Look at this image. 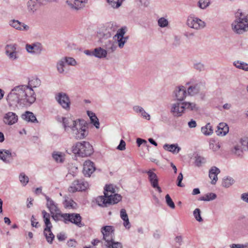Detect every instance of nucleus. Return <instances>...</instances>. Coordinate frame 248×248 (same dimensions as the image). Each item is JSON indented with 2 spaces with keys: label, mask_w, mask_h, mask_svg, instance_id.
Returning <instances> with one entry per match:
<instances>
[{
  "label": "nucleus",
  "mask_w": 248,
  "mask_h": 248,
  "mask_svg": "<svg viewBox=\"0 0 248 248\" xmlns=\"http://www.w3.org/2000/svg\"><path fill=\"white\" fill-rule=\"evenodd\" d=\"M124 29L122 28L118 31L117 34L115 35V37H117V39H119L120 37H124Z\"/></svg>",
  "instance_id": "nucleus-57"
},
{
  "label": "nucleus",
  "mask_w": 248,
  "mask_h": 248,
  "mask_svg": "<svg viewBox=\"0 0 248 248\" xmlns=\"http://www.w3.org/2000/svg\"><path fill=\"white\" fill-rule=\"evenodd\" d=\"M193 67L199 71H202L205 69V66L202 63H195Z\"/></svg>",
  "instance_id": "nucleus-53"
},
{
  "label": "nucleus",
  "mask_w": 248,
  "mask_h": 248,
  "mask_svg": "<svg viewBox=\"0 0 248 248\" xmlns=\"http://www.w3.org/2000/svg\"><path fill=\"white\" fill-rule=\"evenodd\" d=\"M87 0H67L66 2L70 7L75 10H79L85 7Z\"/></svg>",
  "instance_id": "nucleus-14"
},
{
  "label": "nucleus",
  "mask_w": 248,
  "mask_h": 248,
  "mask_svg": "<svg viewBox=\"0 0 248 248\" xmlns=\"http://www.w3.org/2000/svg\"><path fill=\"white\" fill-rule=\"evenodd\" d=\"M243 150H244L240 145H236L234 147V150L233 151V152L234 154L239 156V155H242V154L243 153Z\"/></svg>",
  "instance_id": "nucleus-50"
},
{
  "label": "nucleus",
  "mask_w": 248,
  "mask_h": 248,
  "mask_svg": "<svg viewBox=\"0 0 248 248\" xmlns=\"http://www.w3.org/2000/svg\"><path fill=\"white\" fill-rule=\"evenodd\" d=\"M183 176L182 173L181 172L179 174V175L177 177V186H178L179 187H184L185 186V185L184 184H182V181L183 180Z\"/></svg>",
  "instance_id": "nucleus-54"
},
{
  "label": "nucleus",
  "mask_w": 248,
  "mask_h": 248,
  "mask_svg": "<svg viewBox=\"0 0 248 248\" xmlns=\"http://www.w3.org/2000/svg\"><path fill=\"white\" fill-rule=\"evenodd\" d=\"M16 156L15 153H12L10 150L5 149L0 150V159L6 163H10L13 157Z\"/></svg>",
  "instance_id": "nucleus-16"
},
{
  "label": "nucleus",
  "mask_w": 248,
  "mask_h": 248,
  "mask_svg": "<svg viewBox=\"0 0 248 248\" xmlns=\"http://www.w3.org/2000/svg\"><path fill=\"white\" fill-rule=\"evenodd\" d=\"M10 25L13 28L18 30H28L29 26L25 25L24 23L19 22L18 20H13L10 21Z\"/></svg>",
  "instance_id": "nucleus-27"
},
{
  "label": "nucleus",
  "mask_w": 248,
  "mask_h": 248,
  "mask_svg": "<svg viewBox=\"0 0 248 248\" xmlns=\"http://www.w3.org/2000/svg\"><path fill=\"white\" fill-rule=\"evenodd\" d=\"M57 238L59 241H62L66 239V236L64 233H60L57 235Z\"/></svg>",
  "instance_id": "nucleus-62"
},
{
  "label": "nucleus",
  "mask_w": 248,
  "mask_h": 248,
  "mask_svg": "<svg viewBox=\"0 0 248 248\" xmlns=\"http://www.w3.org/2000/svg\"><path fill=\"white\" fill-rule=\"evenodd\" d=\"M209 147L210 148L214 151H217L220 148V145L218 143H210Z\"/></svg>",
  "instance_id": "nucleus-55"
},
{
  "label": "nucleus",
  "mask_w": 248,
  "mask_h": 248,
  "mask_svg": "<svg viewBox=\"0 0 248 248\" xmlns=\"http://www.w3.org/2000/svg\"><path fill=\"white\" fill-rule=\"evenodd\" d=\"M193 215L197 221L199 222L202 221V219L201 216V210L199 208H196L194 210Z\"/></svg>",
  "instance_id": "nucleus-48"
},
{
  "label": "nucleus",
  "mask_w": 248,
  "mask_h": 248,
  "mask_svg": "<svg viewBox=\"0 0 248 248\" xmlns=\"http://www.w3.org/2000/svg\"><path fill=\"white\" fill-rule=\"evenodd\" d=\"M101 232L103 235V239L106 243L112 241L113 239L114 235V229L112 226H105L102 228Z\"/></svg>",
  "instance_id": "nucleus-10"
},
{
  "label": "nucleus",
  "mask_w": 248,
  "mask_h": 248,
  "mask_svg": "<svg viewBox=\"0 0 248 248\" xmlns=\"http://www.w3.org/2000/svg\"><path fill=\"white\" fill-rule=\"evenodd\" d=\"M217 198L216 194L213 193H208L204 196L200 197L198 200L203 201H210L215 199Z\"/></svg>",
  "instance_id": "nucleus-39"
},
{
  "label": "nucleus",
  "mask_w": 248,
  "mask_h": 248,
  "mask_svg": "<svg viewBox=\"0 0 248 248\" xmlns=\"http://www.w3.org/2000/svg\"><path fill=\"white\" fill-rule=\"evenodd\" d=\"M158 25L160 27H161L162 28H164V27H167L168 26V21L165 18L161 17L158 19Z\"/></svg>",
  "instance_id": "nucleus-51"
},
{
  "label": "nucleus",
  "mask_w": 248,
  "mask_h": 248,
  "mask_svg": "<svg viewBox=\"0 0 248 248\" xmlns=\"http://www.w3.org/2000/svg\"><path fill=\"white\" fill-rule=\"evenodd\" d=\"M87 126L83 120L78 119V123L73 126L71 130L72 135L77 140L84 139L88 134Z\"/></svg>",
  "instance_id": "nucleus-5"
},
{
  "label": "nucleus",
  "mask_w": 248,
  "mask_h": 248,
  "mask_svg": "<svg viewBox=\"0 0 248 248\" xmlns=\"http://www.w3.org/2000/svg\"><path fill=\"white\" fill-rule=\"evenodd\" d=\"M77 242L74 239H70L67 243V246L70 248H75L77 246Z\"/></svg>",
  "instance_id": "nucleus-56"
},
{
  "label": "nucleus",
  "mask_w": 248,
  "mask_h": 248,
  "mask_svg": "<svg viewBox=\"0 0 248 248\" xmlns=\"http://www.w3.org/2000/svg\"><path fill=\"white\" fill-rule=\"evenodd\" d=\"M229 132V127L225 123H221L217 126V129L216 131L218 136H225Z\"/></svg>",
  "instance_id": "nucleus-26"
},
{
  "label": "nucleus",
  "mask_w": 248,
  "mask_h": 248,
  "mask_svg": "<svg viewBox=\"0 0 248 248\" xmlns=\"http://www.w3.org/2000/svg\"><path fill=\"white\" fill-rule=\"evenodd\" d=\"M42 214L43 215L44 221L45 224L46 228L45 231H48L50 228H52V225L50 221V215L47 213L45 210L42 211Z\"/></svg>",
  "instance_id": "nucleus-29"
},
{
  "label": "nucleus",
  "mask_w": 248,
  "mask_h": 248,
  "mask_svg": "<svg viewBox=\"0 0 248 248\" xmlns=\"http://www.w3.org/2000/svg\"><path fill=\"white\" fill-rule=\"evenodd\" d=\"M44 195L47 201L46 206L49 209L51 214H54L55 213H57V212H59L60 210L57 206V204L47 196L45 194Z\"/></svg>",
  "instance_id": "nucleus-23"
},
{
  "label": "nucleus",
  "mask_w": 248,
  "mask_h": 248,
  "mask_svg": "<svg viewBox=\"0 0 248 248\" xmlns=\"http://www.w3.org/2000/svg\"><path fill=\"white\" fill-rule=\"evenodd\" d=\"M202 133L205 136H210L213 133V129L210 123L207 124L201 128Z\"/></svg>",
  "instance_id": "nucleus-34"
},
{
  "label": "nucleus",
  "mask_w": 248,
  "mask_h": 248,
  "mask_svg": "<svg viewBox=\"0 0 248 248\" xmlns=\"http://www.w3.org/2000/svg\"><path fill=\"white\" fill-rule=\"evenodd\" d=\"M209 4V0H200L199 1V5L202 9L205 8Z\"/></svg>",
  "instance_id": "nucleus-52"
},
{
  "label": "nucleus",
  "mask_w": 248,
  "mask_h": 248,
  "mask_svg": "<svg viewBox=\"0 0 248 248\" xmlns=\"http://www.w3.org/2000/svg\"><path fill=\"white\" fill-rule=\"evenodd\" d=\"M121 218L124 220V225L126 228H130V224L129 221L128 215L124 209H122L120 211Z\"/></svg>",
  "instance_id": "nucleus-30"
},
{
  "label": "nucleus",
  "mask_w": 248,
  "mask_h": 248,
  "mask_svg": "<svg viewBox=\"0 0 248 248\" xmlns=\"http://www.w3.org/2000/svg\"><path fill=\"white\" fill-rule=\"evenodd\" d=\"M33 94L32 88L28 85H21L14 87L7 96V101L10 106L18 104L21 107L29 106L32 104L33 97L31 96L26 100L23 99L27 93Z\"/></svg>",
  "instance_id": "nucleus-1"
},
{
  "label": "nucleus",
  "mask_w": 248,
  "mask_h": 248,
  "mask_svg": "<svg viewBox=\"0 0 248 248\" xmlns=\"http://www.w3.org/2000/svg\"><path fill=\"white\" fill-rule=\"evenodd\" d=\"M19 179L20 183L23 186H25L29 182V177L25 175L24 172H22L19 176Z\"/></svg>",
  "instance_id": "nucleus-42"
},
{
  "label": "nucleus",
  "mask_w": 248,
  "mask_h": 248,
  "mask_svg": "<svg viewBox=\"0 0 248 248\" xmlns=\"http://www.w3.org/2000/svg\"><path fill=\"white\" fill-rule=\"evenodd\" d=\"M105 245L107 248H123V245L121 243L115 242L114 240L109 241V242L105 243Z\"/></svg>",
  "instance_id": "nucleus-37"
},
{
  "label": "nucleus",
  "mask_w": 248,
  "mask_h": 248,
  "mask_svg": "<svg viewBox=\"0 0 248 248\" xmlns=\"http://www.w3.org/2000/svg\"><path fill=\"white\" fill-rule=\"evenodd\" d=\"M51 228H50L48 231L46 232L45 229L44 230V234L46 237V241L48 243L52 244L54 238L55 237L54 235L53 234L51 231Z\"/></svg>",
  "instance_id": "nucleus-38"
},
{
  "label": "nucleus",
  "mask_w": 248,
  "mask_h": 248,
  "mask_svg": "<svg viewBox=\"0 0 248 248\" xmlns=\"http://www.w3.org/2000/svg\"><path fill=\"white\" fill-rule=\"evenodd\" d=\"M187 25L191 28L196 30L203 29L205 24L204 21L197 18L189 17L187 20Z\"/></svg>",
  "instance_id": "nucleus-12"
},
{
  "label": "nucleus",
  "mask_w": 248,
  "mask_h": 248,
  "mask_svg": "<svg viewBox=\"0 0 248 248\" xmlns=\"http://www.w3.org/2000/svg\"><path fill=\"white\" fill-rule=\"evenodd\" d=\"M241 198L244 201L248 203V193L242 194Z\"/></svg>",
  "instance_id": "nucleus-64"
},
{
  "label": "nucleus",
  "mask_w": 248,
  "mask_h": 248,
  "mask_svg": "<svg viewBox=\"0 0 248 248\" xmlns=\"http://www.w3.org/2000/svg\"><path fill=\"white\" fill-rule=\"evenodd\" d=\"M188 125L190 128H195L197 126L196 122L195 120H191L188 123Z\"/></svg>",
  "instance_id": "nucleus-60"
},
{
  "label": "nucleus",
  "mask_w": 248,
  "mask_h": 248,
  "mask_svg": "<svg viewBox=\"0 0 248 248\" xmlns=\"http://www.w3.org/2000/svg\"><path fill=\"white\" fill-rule=\"evenodd\" d=\"M62 122L65 131H67L68 128H70L71 130H72L73 126L78 124V119L73 120L70 118L62 117Z\"/></svg>",
  "instance_id": "nucleus-21"
},
{
  "label": "nucleus",
  "mask_w": 248,
  "mask_h": 248,
  "mask_svg": "<svg viewBox=\"0 0 248 248\" xmlns=\"http://www.w3.org/2000/svg\"><path fill=\"white\" fill-rule=\"evenodd\" d=\"M118 150L123 151L125 149V142L123 140H121L119 145L117 148Z\"/></svg>",
  "instance_id": "nucleus-59"
},
{
  "label": "nucleus",
  "mask_w": 248,
  "mask_h": 248,
  "mask_svg": "<svg viewBox=\"0 0 248 248\" xmlns=\"http://www.w3.org/2000/svg\"><path fill=\"white\" fill-rule=\"evenodd\" d=\"M165 198L167 205L171 208L174 209L175 206L170 195L169 194H167L165 196Z\"/></svg>",
  "instance_id": "nucleus-47"
},
{
  "label": "nucleus",
  "mask_w": 248,
  "mask_h": 248,
  "mask_svg": "<svg viewBox=\"0 0 248 248\" xmlns=\"http://www.w3.org/2000/svg\"><path fill=\"white\" fill-rule=\"evenodd\" d=\"M220 172V170L215 166L211 167L209 171V177L211 179V183L215 185L218 180L217 175Z\"/></svg>",
  "instance_id": "nucleus-22"
},
{
  "label": "nucleus",
  "mask_w": 248,
  "mask_h": 248,
  "mask_svg": "<svg viewBox=\"0 0 248 248\" xmlns=\"http://www.w3.org/2000/svg\"><path fill=\"white\" fill-rule=\"evenodd\" d=\"M234 180L231 177H227L223 180L222 186L225 187H229L234 183Z\"/></svg>",
  "instance_id": "nucleus-40"
},
{
  "label": "nucleus",
  "mask_w": 248,
  "mask_h": 248,
  "mask_svg": "<svg viewBox=\"0 0 248 248\" xmlns=\"http://www.w3.org/2000/svg\"><path fill=\"white\" fill-rule=\"evenodd\" d=\"M52 157L57 162L62 163L63 161V157L61 153L54 152L52 154Z\"/></svg>",
  "instance_id": "nucleus-43"
},
{
  "label": "nucleus",
  "mask_w": 248,
  "mask_h": 248,
  "mask_svg": "<svg viewBox=\"0 0 248 248\" xmlns=\"http://www.w3.org/2000/svg\"><path fill=\"white\" fill-rule=\"evenodd\" d=\"M118 39L119 46L120 48L123 47L125 41H126V38L120 37L119 39Z\"/></svg>",
  "instance_id": "nucleus-58"
},
{
  "label": "nucleus",
  "mask_w": 248,
  "mask_h": 248,
  "mask_svg": "<svg viewBox=\"0 0 248 248\" xmlns=\"http://www.w3.org/2000/svg\"><path fill=\"white\" fill-rule=\"evenodd\" d=\"M88 186V184L83 179H78L74 181L71 186L69 188V191L71 192H75L77 191L85 190Z\"/></svg>",
  "instance_id": "nucleus-8"
},
{
  "label": "nucleus",
  "mask_w": 248,
  "mask_h": 248,
  "mask_svg": "<svg viewBox=\"0 0 248 248\" xmlns=\"http://www.w3.org/2000/svg\"><path fill=\"white\" fill-rule=\"evenodd\" d=\"M37 0H30L27 3L28 10L29 12L34 13L37 9Z\"/></svg>",
  "instance_id": "nucleus-32"
},
{
  "label": "nucleus",
  "mask_w": 248,
  "mask_h": 248,
  "mask_svg": "<svg viewBox=\"0 0 248 248\" xmlns=\"http://www.w3.org/2000/svg\"><path fill=\"white\" fill-rule=\"evenodd\" d=\"M114 193V189L111 185H106L104 189V195L98 196L96 199L98 205L102 207H107L117 203L122 200V197Z\"/></svg>",
  "instance_id": "nucleus-2"
},
{
  "label": "nucleus",
  "mask_w": 248,
  "mask_h": 248,
  "mask_svg": "<svg viewBox=\"0 0 248 248\" xmlns=\"http://www.w3.org/2000/svg\"><path fill=\"white\" fill-rule=\"evenodd\" d=\"M233 64L237 68L248 71V64L247 63H233Z\"/></svg>",
  "instance_id": "nucleus-46"
},
{
  "label": "nucleus",
  "mask_w": 248,
  "mask_h": 248,
  "mask_svg": "<svg viewBox=\"0 0 248 248\" xmlns=\"http://www.w3.org/2000/svg\"><path fill=\"white\" fill-rule=\"evenodd\" d=\"M26 49L28 53L39 54L42 50V46L39 43H35L31 45L26 44Z\"/></svg>",
  "instance_id": "nucleus-18"
},
{
  "label": "nucleus",
  "mask_w": 248,
  "mask_h": 248,
  "mask_svg": "<svg viewBox=\"0 0 248 248\" xmlns=\"http://www.w3.org/2000/svg\"><path fill=\"white\" fill-rule=\"evenodd\" d=\"M77 63H57V68L60 73H67L71 66H76Z\"/></svg>",
  "instance_id": "nucleus-24"
},
{
  "label": "nucleus",
  "mask_w": 248,
  "mask_h": 248,
  "mask_svg": "<svg viewBox=\"0 0 248 248\" xmlns=\"http://www.w3.org/2000/svg\"><path fill=\"white\" fill-rule=\"evenodd\" d=\"M231 248H244L245 246L241 244H233L230 245Z\"/></svg>",
  "instance_id": "nucleus-63"
},
{
  "label": "nucleus",
  "mask_w": 248,
  "mask_h": 248,
  "mask_svg": "<svg viewBox=\"0 0 248 248\" xmlns=\"http://www.w3.org/2000/svg\"><path fill=\"white\" fill-rule=\"evenodd\" d=\"M137 143L138 144V146L139 147L140 146L142 143H147V141L143 139H141L140 138H138L137 139Z\"/></svg>",
  "instance_id": "nucleus-61"
},
{
  "label": "nucleus",
  "mask_w": 248,
  "mask_h": 248,
  "mask_svg": "<svg viewBox=\"0 0 248 248\" xmlns=\"http://www.w3.org/2000/svg\"><path fill=\"white\" fill-rule=\"evenodd\" d=\"M133 109L135 112L141 113L143 117L148 120L150 119V115L148 114L147 112H146L142 107L139 106H136L133 107Z\"/></svg>",
  "instance_id": "nucleus-36"
},
{
  "label": "nucleus",
  "mask_w": 248,
  "mask_h": 248,
  "mask_svg": "<svg viewBox=\"0 0 248 248\" xmlns=\"http://www.w3.org/2000/svg\"><path fill=\"white\" fill-rule=\"evenodd\" d=\"M206 162L205 159L201 156L197 155L195 156V164L198 167H200L202 164L205 163Z\"/></svg>",
  "instance_id": "nucleus-44"
},
{
  "label": "nucleus",
  "mask_w": 248,
  "mask_h": 248,
  "mask_svg": "<svg viewBox=\"0 0 248 248\" xmlns=\"http://www.w3.org/2000/svg\"><path fill=\"white\" fill-rule=\"evenodd\" d=\"M107 51L101 47H97L93 50V56L98 58H104L106 56Z\"/></svg>",
  "instance_id": "nucleus-33"
},
{
  "label": "nucleus",
  "mask_w": 248,
  "mask_h": 248,
  "mask_svg": "<svg viewBox=\"0 0 248 248\" xmlns=\"http://www.w3.org/2000/svg\"><path fill=\"white\" fill-rule=\"evenodd\" d=\"M148 175V179L152 186L156 189L159 193L162 192L161 187L158 185V178L156 174L151 170L145 172Z\"/></svg>",
  "instance_id": "nucleus-11"
},
{
  "label": "nucleus",
  "mask_w": 248,
  "mask_h": 248,
  "mask_svg": "<svg viewBox=\"0 0 248 248\" xmlns=\"http://www.w3.org/2000/svg\"><path fill=\"white\" fill-rule=\"evenodd\" d=\"M41 80L38 78H34L29 81V85L31 88H35L41 85Z\"/></svg>",
  "instance_id": "nucleus-41"
},
{
  "label": "nucleus",
  "mask_w": 248,
  "mask_h": 248,
  "mask_svg": "<svg viewBox=\"0 0 248 248\" xmlns=\"http://www.w3.org/2000/svg\"><path fill=\"white\" fill-rule=\"evenodd\" d=\"M163 148L165 150L172 152L173 154L178 153L181 150L180 147L177 144L170 145L165 144L164 145Z\"/></svg>",
  "instance_id": "nucleus-31"
},
{
  "label": "nucleus",
  "mask_w": 248,
  "mask_h": 248,
  "mask_svg": "<svg viewBox=\"0 0 248 248\" xmlns=\"http://www.w3.org/2000/svg\"><path fill=\"white\" fill-rule=\"evenodd\" d=\"M185 108V111L186 110L188 111H191L193 112H197L199 110V107L198 105L194 102H183Z\"/></svg>",
  "instance_id": "nucleus-28"
},
{
  "label": "nucleus",
  "mask_w": 248,
  "mask_h": 248,
  "mask_svg": "<svg viewBox=\"0 0 248 248\" xmlns=\"http://www.w3.org/2000/svg\"><path fill=\"white\" fill-rule=\"evenodd\" d=\"M235 20L232 23L233 31L242 34L248 30V15H245L241 10H238L235 14Z\"/></svg>",
  "instance_id": "nucleus-3"
},
{
  "label": "nucleus",
  "mask_w": 248,
  "mask_h": 248,
  "mask_svg": "<svg viewBox=\"0 0 248 248\" xmlns=\"http://www.w3.org/2000/svg\"><path fill=\"white\" fill-rule=\"evenodd\" d=\"M21 118L24 120L33 123H37L38 122L34 114L31 111H26L21 115Z\"/></svg>",
  "instance_id": "nucleus-25"
},
{
  "label": "nucleus",
  "mask_w": 248,
  "mask_h": 248,
  "mask_svg": "<svg viewBox=\"0 0 248 248\" xmlns=\"http://www.w3.org/2000/svg\"><path fill=\"white\" fill-rule=\"evenodd\" d=\"M170 112L174 117H179L182 116L185 112L183 102L176 101L171 105Z\"/></svg>",
  "instance_id": "nucleus-7"
},
{
  "label": "nucleus",
  "mask_w": 248,
  "mask_h": 248,
  "mask_svg": "<svg viewBox=\"0 0 248 248\" xmlns=\"http://www.w3.org/2000/svg\"><path fill=\"white\" fill-rule=\"evenodd\" d=\"M18 117L16 113L9 112L4 117V122L9 125H12L17 122Z\"/></svg>",
  "instance_id": "nucleus-20"
},
{
  "label": "nucleus",
  "mask_w": 248,
  "mask_h": 248,
  "mask_svg": "<svg viewBox=\"0 0 248 248\" xmlns=\"http://www.w3.org/2000/svg\"><path fill=\"white\" fill-rule=\"evenodd\" d=\"M65 206L67 208H76L77 203L72 199L65 200L64 201Z\"/></svg>",
  "instance_id": "nucleus-45"
},
{
  "label": "nucleus",
  "mask_w": 248,
  "mask_h": 248,
  "mask_svg": "<svg viewBox=\"0 0 248 248\" xmlns=\"http://www.w3.org/2000/svg\"><path fill=\"white\" fill-rule=\"evenodd\" d=\"M187 95L186 87L184 86L178 87L175 91V96L177 101L182 102Z\"/></svg>",
  "instance_id": "nucleus-19"
},
{
  "label": "nucleus",
  "mask_w": 248,
  "mask_h": 248,
  "mask_svg": "<svg viewBox=\"0 0 248 248\" xmlns=\"http://www.w3.org/2000/svg\"><path fill=\"white\" fill-rule=\"evenodd\" d=\"M61 217L64 219V222L67 223V221L71 222L75 224L79 227H81L84 226V224L81 222V217L79 214L72 213V214H62Z\"/></svg>",
  "instance_id": "nucleus-6"
},
{
  "label": "nucleus",
  "mask_w": 248,
  "mask_h": 248,
  "mask_svg": "<svg viewBox=\"0 0 248 248\" xmlns=\"http://www.w3.org/2000/svg\"><path fill=\"white\" fill-rule=\"evenodd\" d=\"M56 100L59 104L64 109L68 110L70 108V101L68 96L64 93H59L56 95Z\"/></svg>",
  "instance_id": "nucleus-9"
},
{
  "label": "nucleus",
  "mask_w": 248,
  "mask_h": 248,
  "mask_svg": "<svg viewBox=\"0 0 248 248\" xmlns=\"http://www.w3.org/2000/svg\"><path fill=\"white\" fill-rule=\"evenodd\" d=\"M95 170L94 163L93 162L87 160L84 163L83 173L85 176H90Z\"/></svg>",
  "instance_id": "nucleus-17"
},
{
  "label": "nucleus",
  "mask_w": 248,
  "mask_h": 248,
  "mask_svg": "<svg viewBox=\"0 0 248 248\" xmlns=\"http://www.w3.org/2000/svg\"><path fill=\"white\" fill-rule=\"evenodd\" d=\"M87 113L90 118L92 123L93 124L96 128H99L100 124L95 114L94 113L89 111L87 112Z\"/></svg>",
  "instance_id": "nucleus-35"
},
{
  "label": "nucleus",
  "mask_w": 248,
  "mask_h": 248,
  "mask_svg": "<svg viewBox=\"0 0 248 248\" xmlns=\"http://www.w3.org/2000/svg\"><path fill=\"white\" fill-rule=\"evenodd\" d=\"M72 153L81 157L91 155L93 153V146L89 142H78L72 147Z\"/></svg>",
  "instance_id": "nucleus-4"
},
{
  "label": "nucleus",
  "mask_w": 248,
  "mask_h": 248,
  "mask_svg": "<svg viewBox=\"0 0 248 248\" xmlns=\"http://www.w3.org/2000/svg\"><path fill=\"white\" fill-rule=\"evenodd\" d=\"M205 89V86L204 83L198 82L190 86L187 88V93L190 95H194L200 92L203 91Z\"/></svg>",
  "instance_id": "nucleus-15"
},
{
  "label": "nucleus",
  "mask_w": 248,
  "mask_h": 248,
  "mask_svg": "<svg viewBox=\"0 0 248 248\" xmlns=\"http://www.w3.org/2000/svg\"><path fill=\"white\" fill-rule=\"evenodd\" d=\"M241 147L243 148L244 150H248V139L244 138L241 139L240 140Z\"/></svg>",
  "instance_id": "nucleus-49"
},
{
  "label": "nucleus",
  "mask_w": 248,
  "mask_h": 248,
  "mask_svg": "<svg viewBox=\"0 0 248 248\" xmlns=\"http://www.w3.org/2000/svg\"><path fill=\"white\" fill-rule=\"evenodd\" d=\"M16 44L7 45L5 46V53L11 61H15L18 58Z\"/></svg>",
  "instance_id": "nucleus-13"
}]
</instances>
